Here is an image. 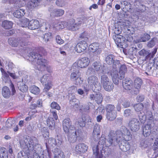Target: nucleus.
Listing matches in <instances>:
<instances>
[{
    "label": "nucleus",
    "instance_id": "nucleus-35",
    "mask_svg": "<svg viewBox=\"0 0 158 158\" xmlns=\"http://www.w3.org/2000/svg\"><path fill=\"white\" fill-rule=\"evenodd\" d=\"M0 69L2 73V79L4 81H6V79L7 80L9 81L10 83V82L11 81L9 77V75L2 68H0Z\"/></svg>",
    "mask_w": 158,
    "mask_h": 158
},
{
    "label": "nucleus",
    "instance_id": "nucleus-33",
    "mask_svg": "<svg viewBox=\"0 0 158 158\" xmlns=\"http://www.w3.org/2000/svg\"><path fill=\"white\" fill-rule=\"evenodd\" d=\"M46 146H48L49 147L54 146L57 145V142L56 139L53 138H49L48 143H46Z\"/></svg>",
    "mask_w": 158,
    "mask_h": 158
},
{
    "label": "nucleus",
    "instance_id": "nucleus-54",
    "mask_svg": "<svg viewBox=\"0 0 158 158\" xmlns=\"http://www.w3.org/2000/svg\"><path fill=\"white\" fill-rule=\"evenodd\" d=\"M52 109H55L57 110L60 109V107L59 105L56 102H53L50 105Z\"/></svg>",
    "mask_w": 158,
    "mask_h": 158
},
{
    "label": "nucleus",
    "instance_id": "nucleus-30",
    "mask_svg": "<svg viewBox=\"0 0 158 158\" xmlns=\"http://www.w3.org/2000/svg\"><path fill=\"white\" fill-rule=\"evenodd\" d=\"M51 80V76L49 74L44 75L40 78V81L42 84Z\"/></svg>",
    "mask_w": 158,
    "mask_h": 158
},
{
    "label": "nucleus",
    "instance_id": "nucleus-7",
    "mask_svg": "<svg viewBox=\"0 0 158 158\" xmlns=\"http://www.w3.org/2000/svg\"><path fill=\"white\" fill-rule=\"evenodd\" d=\"M89 63V59L87 57H83L74 63L72 66L73 69L77 70L79 68H84L87 67Z\"/></svg>",
    "mask_w": 158,
    "mask_h": 158
},
{
    "label": "nucleus",
    "instance_id": "nucleus-57",
    "mask_svg": "<svg viewBox=\"0 0 158 158\" xmlns=\"http://www.w3.org/2000/svg\"><path fill=\"white\" fill-rule=\"evenodd\" d=\"M29 20L27 19H23L21 23V27H28V25L29 23Z\"/></svg>",
    "mask_w": 158,
    "mask_h": 158
},
{
    "label": "nucleus",
    "instance_id": "nucleus-5",
    "mask_svg": "<svg viewBox=\"0 0 158 158\" xmlns=\"http://www.w3.org/2000/svg\"><path fill=\"white\" fill-rule=\"evenodd\" d=\"M88 82L89 84L88 87L87 85L86 87L84 86L85 91L86 92L88 91L90 89H92L93 90H95L99 84L98 78L95 76H92L89 77L88 79Z\"/></svg>",
    "mask_w": 158,
    "mask_h": 158
},
{
    "label": "nucleus",
    "instance_id": "nucleus-31",
    "mask_svg": "<svg viewBox=\"0 0 158 158\" xmlns=\"http://www.w3.org/2000/svg\"><path fill=\"white\" fill-rule=\"evenodd\" d=\"M94 69L97 71L101 73H104V71L103 70H102V67L101 65L99 62H95L92 65Z\"/></svg>",
    "mask_w": 158,
    "mask_h": 158
},
{
    "label": "nucleus",
    "instance_id": "nucleus-38",
    "mask_svg": "<svg viewBox=\"0 0 158 158\" xmlns=\"http://www.w3.org/2000/svg\"><path fill=\"white\" fill-rule=\"evenodd\" d=\"M13 23L10 21H4L2 22V26L6 29H9L11 28Z\"/></svg>",
    "mask_w": 158,
    "mask_h": 158
},
{
    "label": "nucleus",
    "instance_id": "nucleus-37",
    "mask_svg": "<svg viewBox=\"0 0 158 158\" xmlns=\"http://www.w3.org/2000/svg\"><path fill=\"white\" fill-rule=\"evenodd\" d=\"M119 146L120 149L123 152H127L130 149V146L128 143H121Z\"/></svg>",
    "mask_w": 158,
    "mask_h": 158
},
{
    "label": "nucleus",
    "instance_id": "nucleus-63",
    "mask_svg": "<svg viewBox=\"0 0 158 158\" xmlns=\"http://www.w3.org/2000/svg\"><path fill=\"white\" fill-rule=\"evenodd\" d=\"M13 124L12 120L8 119L6 122V126L7 128H11Z\"/></svg>",
    "mask_w": 158,
    "mask_h": 158
},
{
    "label": "nucleus",
    "instance_id": "nucleus-6",
    "mask_svg": "<svg viewBox=\"0 0 158 158\" xmlns=\"http://www.w3.org/2000/svg\"><path fill=\"white\" fill-rule=\"evenodd\" d=\"M105 140L106 139L104 135H102L100 139L98 144L93 147V152L94 155H97L99 151H100L101 152V155L102 156L103 155V153H105L103 148L104 144L106 143Z\"/></svg>",
    "mask_w": 158,
    "mask_h": 158
},
{
    "label": "nucleus",
    "instance_id": "nucleus-32",
    "mask_svg": "<svg viewBox=\"0 0 158 158\" xmlns=\"http://www.w3.org/2000/svg\"><path fill=\"white\" fill-rule=\"evenodd\" d=\"M42 85L44 87L43 91L45 92H47L52 88L53 86L52 82V80Z\"/></svg>",
    "mask_w": 158,
    "mask_h": 158
},
{
    "label": "nucleus",
    "instance_id": "nucleus-46",
    "mask_svg": "<svg viewBox=\"0 0 158 158\" xmlns=\"http://www.w3.org/2000/svg\"><path fill=\"white\" fill-rule=\"evenodd\" d=\"M30 91L31 93L35 94H37L40 92V90L38 87L33 85L31 87Z\"/></svg>",
    "mask_w": 158,
    "mask_h": 158
},
{
    "label": "nucleus",
    "instance_id": "nucleus-27",
    "mask_svg": "<svg viewBox=\"0 0 158 158\" xmlns=\"http://www.w3.org/2000/svg\"><path fill=\"white\" fill-rule=\"evenodd\" d=\"M142 83V80L139 78H136L135 79L134 82V86L135 89H137V93L139 92V89H140Z\"/></svg>",
    "mask_w": 158,
    "mask_h": 158
},
{
    "label": "nucleus",
    "instance_id": "nucleus-42",
    "mask_svg": "<svg viewBox=\"0 0 158 158\" xmlns=\"http://www.w3.org/2000/svg\"><path fill=\"white\" fill-rule=\"evenodd\" d=\"M19 89L22 92H25L27 91V86L22 82H20L18 84Z\"/></svg>",
    "mask_w": 158,
    "mask_h": 158
},
{
    "label": "nucleus",
    "instance_id": "nucleus-59",
    "mask_svg": "<svg viewBox=\"0 0 158 158\" xmlns=\"http://www.w3.org/2000/svg\"><path fill=\"white\" fill-rule=\"evenodd\" d=\"M124 114L125 117L131 116L132 115V112L130 109H127L124 111Z\"/></svg>",
    "mask_w": 158,
    "mask_h": 158
},
{
    "label": "nucleus",
    "instance_id": "nucleus-28",
    "mask_svg": "<svg viewBox=\"0 0 158 158\" xmlns=\"http://www.w3.org/2000/svg\"><path fill=\"white\" fill-rule=\"evenodd\" d=\"M47 125L51 130H53L55 128V122L53 118L49 117L47 120Z\"/></svg>",
    "mask_w": 158,
    "mask_h": 158
},
{
    "label": "nucleus",
    "instance_id": "nucleus-10",
    "mask_svg": "<svg viewBox=\"0 0 158 158\" xmlns=\"http://www.w3.org/2000/svg\"><path fill=\"white\" fill-rule=\"evenodd\" d=\"M89 51L93 53V56L94 57H98L101 54L102 50L99 47L98 43H94L90 44L89 46Z\"/></svg>",
    "mask_w": 158,
    "mask_h": 158
},
{
    "label": "nucleus",
    "instance_id": "nucleus-25",
    "mask_svg": "<svg viewBox=\"0 0 158 158\" xmlns=\"http://www.w3.org/2000/svg\"><path fill=\"white\" fill-rule=\"evenodd\" d=\"M64 13V11L62 9H55L51 13V16H60L62 15Z\"/></svg>",
    "mask_w": 158,
    "mask_h": 158
},
{
    "label": "nucleus",
    "instance_id": "nucleus-4",
    "mask_svg": "<svg viewBox=\"0 0 158 158\" xmlns=\"http://www.w3.org/2000/svg\"><path fill=\"white\" fill-rule=\"evenodd\" d=\"M26 37L24 36L23 38H10L9 39L8 42L10 45L14 47H17L19 45L23 47L28 44L27 40L24 39Z\"/></svg>",
    "mask_w": 158,
    "mask_h": 158
},
{
    "label": "nucleus",
    "instance_id": "nucleus-39",
    "mask_svg": "<svg viewBox=\"0 0 158 158\" xmlns=\"http://www.w3.org/2000/svg\"><path fill=\"white\" fill-rule=\"evenodd\" d=\"M26 3L25 0H16L14 3V6L16 7H20L24 6Z\"/></svg>",
    "mask_w": 158,
    "mask_h": 158
},
{
    "label": "nucleus",
    "instance_id": "nucleus-19",
    "mask_svg": "<svg viewBox=\"0 0 158 158\" xmlns=\"http://www.w3.org/2000/svg\"><path fill=\"white\" fill-rule=\"evenodd\" d=\"M133 82L131 80H124L123 82V88L127 90L131 89L133 86Z\"/></svg>",
    "mask_w": 158,
    "mask_h": 158
},
{
    "label": "nucleus",
    "instance_id": "nucleus-20",
    "mask_svg": "<svg viewBox=\"0 0 158 158\" xmlns=\"http://www.w3.org/2000/svg\"><path fill=\"white\" fill-rule=\"evenodd\" d=\"M118 24V25L115 26V27L113 30L114 33L117 35H118L121 33L122 31L123 30V27H124V24H123L122 23L119 22Z\"/></svg>",
    "mask_w": 158,
    "mask_h": 158
},
{
    "label": "nucleus",
    "instance_id": "nucleus-1",
    "mask_svg": "<svg viewBox=\"0 0 158 158\" xmlns=\"http://www.w3.org/2000/svg\"><path fill=\"white\" fill-rule=\"evenodd\" d=\"M20 146L23 148L27 149L30 151H35L36 146L38 144V141L35 137L27 138L20 141Z\"/></svg>",
    "mask_w": 158,
    "mask_h": 158
},
{
    "label": "nucleus",
    "instance_id": "nucleus-43",
    "mask_svg": "<svg viewBox=\"0 0 158 158\" xmlns=\"http://www.w3.org/2000/svg\"><path fill=\"white\" fill-rule=\"evenodd\" d=\"M89 36V34L87 32H84L80 35V38L81 40V41L87 42L88 40Z\"/></svg>",
    "mask_w": 158,
    "mask_h": 158
},
{
    "label": "nucleus",
    "instance_id": "nucleus-48",
    "mask_svg": "<svg viewBox=\"0 0 158 158\" xmlns=\"http://www.w3.org/2000/svg\"><path fill=\"white\" fill-rule=\"evenodd\" d=\"M41 132L42 135L44 137H48L49 135V132L48 128L44 127L42 128Z\"/></svg>",
    "mask_w": 158,
    "mask_h": 158
},
{
    "label": "nucleus",
    "instance_id": "nucleus-17",
    "mask_svg": "<svg viewBox=\"0 0 158 158\" xmlns=\"http://www.w3.org/2000/svg\"><path fill=\"white\" fill-rule=\"evenodd\" d=\"M75 72H73L70 75V79L71 80L76 82V84L78 85L79 83H78L77 81V80H80L81 78L80 77V74L79 70L77 69V70H75Z\"/></svg>",
    "mask_w": 158,
    "mask_h": 158
},
{
    "label": "nucleus",
    "instance_id": "nucleus-51",
    "mask_svg": "<svg viewBox=\"0 0 158 158\" xmlns=\"http://www.w3.org/2000/svg\"><path fill=\"white\" fill-rule=\"evenodd\" d=\"M15 64L11 61H9L6 63V69L8 70H12L15 67Z\"/></svg>",
    "mask_w": 158,
    "mask_h": 158
},
{
    "label": "nucleus",
    "instance_id": "nucleus-60",
    "mask_svg": "<svg viewBox=\"0 0 158 158\" xmlns=\"http://www.w3.org/2000/svg\"><path fill=\"white\" fill-rule=\"evenodd\" d=\"M120 61L119 60H117L114 62H113V68L114 69V70L118 68H119L121 65L120 64ZM114 70V69H113Z\"/></svg>",
    "mask_w": 158,
    "mask_h": 158
},
{
    "label": "nucleus",
    "instance_id": "nucleus-24",
    "mask_svg": "<svg viewBox=\"0 0 158 158\" xmlns=\"http://www.w3.org/2000/svg\"><path fill=\"white\" fill-rule=\"evenodd\" d=\"M125 30L128 35H127V36L124 37L125 38V43L128 44V42H131L133 40V38L131 35V34H133V32H131L130 29H127Z\"/></svg>",
    "mask_w": 158,
    "mask_h": 158
},
{
    "label": "nucleus",
    "instance_id": "nucleus-58",
    "mask_svg": "<svg viewBox=\"0 0 158 158\" xmlns=\"http://www.w3.org/2000/svg\"><path fill=\"white\" fill-rule=\"evenodd\" d=\"M139 117L140 122L142 123H144L147 119V117H146V115L144 114H143L141 112H140L139 115Z\"/></svg>",
    "mask_w": 158,
    "mask_h": 158
},
{
    "label": "nucleus",
    "instance_id": "nucleus-9",
    "mask_svg": "<svg viewBox=\"0 0 158 158\" xmlns=\"http://www.w3.org/2000/svg\"><path fill=\"white\" fill-rule=\"evenodd\" d=\"M115 134H114L112 132L109 134L107 143L106 144V146L108 147L111 146H115L120 142L121 139L117 136V137H115Z\"/></svg>",
    "mask_w": 158,
    "mask_h": 158
},
{
    "label": "nucleus",
    "instance_id": "nucleus-55",
    "mask_svg": "<svg viewBox=\"0 0 158 158\" xmlns=\"http://www.w3.org/2000/svg\"><path fill=\"white\" fill-rule=\"evenodd\" d=\"M101 132L100 127L99 125L95 124L94 126L93 133L100 134Z\"/></svg>",
    "mask_w": 158,
    "mask_h": 158
},
{
    "label": "nucleus",
    "instance_id": "nucleus-15",
    "mask_svg": "<svg viewBox=\"0 0 158 158\" xmlns=\"http://www.w3.org/2000/svg\"><path fill=\"white\" fill-rule=\"evenodd\" d=\"M72 122L70 119L69 118L65 119L63 122V130L65 133L69 132L70 130L73 127H75L72 125Z\"/></svg>",
    "mask_w": 158,
    "mask_h": 158
},
{
    "label": "nucleus",
    "instance_id": "nucleus-29",
    "mask_svg": "<svg viewBox=\"0 0 158 158\" xmlns=\"http://www.w3.org/2000/svg\"><path fill=\"white\" fill-rule=\"evenodd\" d=\"M117 116L116 112L106 113V118L109 121L114 120Z\"/></svg>",
    "mask_w": 158,
    "mask_h": 158
},
{
    "label": "nucleus",
    "instance_id": "nucleus-56",
    "mask_svg": "<svg viewBox=\"0 0 158 158\" xmlns=\"http://www.w3.org/2000/svg\"><path fill=\"white\" fill-rule=\"evenodd\" d=\"M103 100V98L102 95L100 94H96L95 100L98 104L101 103Z\"/></svg>",
    "mask_w": 158,
    "mask_h": 158
},
{
    "label": "nucleus",
    "instance_id": "nucleus-26",
    "mask_svg": "<svg viewBox=\"0 0 158 158\" xmlns=\"http://www.w3.org/2000/svg\"><path fill=\"white\" fill-rule=\"evenodd\" d=\"M104 89L106 91H110L114 89V85L111 80L102 85Z\"/></svg>",
    "mask_w": 158,
    "mask_h": 158
},
{
    "label": "nucleus",
    "instance_id": "nucleus-40",
    "mask_svg": "<svg viewBox=\"0 0 158 158\" xmlns=\"http://www.w3.org/2000/svg\"><path fill=\"white\" fill-rule=\"evenodd\" d=\"M115 57L112 55H110L107 56L106 61L107 64L109 65L112 64L114 61Z\"/></svg>",
    "mask_w": 158,
    "mask_h": 158
},
{
    "label": "nucleus",
    "instance_id": "nucleus-45",
    "mask_svg": "<svg viewBox=\"0 0 158 158\" xmlns=\"http://www.w3.org/2000/svg\"><path fill=\"white\" fill-rule=\"evenodd\" d=\"M115 107L112 105H108L106 107V113L116 112Z\"/></svg>",
    "mask_w": 158,
    "mask_h": 158
},
{
    "label": "nucleus",
    "instance_id": "nucleus-44",
    "mask_svg": "<svg viewBox=\"0 0 158 158\" xmlns=\"http://www.w3.org/2000/svg\"><path fill=\"white\" fill-rule=\"evenodd\" d=\"M86 120L85 115H82L81 118H80L79 120L78 124L81 127H84L85 125Z\"/></svg>",
    "mask_w": 158,
    "mask_h": 158
},
{
    "label": "nucleus",
    "instance_id": "nucleus-14",
    "mask_svg": "<svg viewBox=\"0 0 158 158\" xmlns=\"http://www.w3.org/2000/svg\"><path fill=\"white\" fill-rule=\"evenodd\" d=\"M88 45L85 41H81L76 45L75 49L77 52L81 53L84 52L87 48Z\"/></svg>",
    "mask_w": 158,
    "mask_h": 158
},
{
    "label": "nucleus",
    "instance_id": "nucleus-18",
    "mask_svg": "<svg viewBox=\"0 0 158 158\" xmlns=\"http://www.w3.org/2000/svg\"><path fill=\"white\" fill-rule=\"evenodd\" d=\"M39 25V22L38 20L33 19L29 21L28 25V28L31 30H35L38 28Z\"/></svg>",
    "mask_w": 158,
    "mask_h": 158
},
{
    "label": "nucleus",
    "instance_id": "nucleus-64",
    "mask_svg": "<svg viewBox=\"0 0 158 158\" xmlns=\"http://www.w3.org/2000/svg\"><path fill=\"white\" fill-rule=\"evenodd\" d=\"M139 54L141 56H145L148 55L149 52L144 49H143L139 52Z\"/></svg>",
    "mask_w": 158,
    "mask_h": 158
},
{
    "label": "nucleus",
    "instance_id": "nucleus-52",
    "mask_svg": "<svg viewBox=\"0 0 158 158\" xmlns=\"http://www.w3.org/2000/svg\"><path fill=\"white\" fill-rule=\"evenodd\" d=\"M51 38L52 34L50 32L45 33L43 36V39L46 42L49 41L51 39Z\"/></svg>",
    "mask_w": 158,
    "mask_h": 158
},
{
    "label": "nucleus",
    "instance_id": "nucleus-13",
    "mask_svg": "<svg viewBox=\"0 0 158 158\" xmlns=\"http://www.w3.org/2000/svg\"><path fill=\"white\" fill-rule=\"evenodd\" d=\"M88 149V146L85 143H80L76 146L74 148L75 152L77 154L84 153Z\"/></svg>",
    "mask_w": 158,
    "mask_h": 158
},
{
    "label": "nucleus",
    "instance_id": "nucleus-23",
    "mask_svg": "<svg viewBox=\"0 0 158 158\" xmlns=\"http://www.w3.org/2000/svg\"><path fill=\"white\" fill-rule=\"evenodd\" d=\"M151 132V125L147 124L143 128V134L144 136L147 137L150 135Z\"/></svg>",
    "mask_w": 158,
    "mask_h": 158
},
{
    "label": "nucleus",
    "instance_id": "nucleus-34",
    "mask_svg": "<svg viewBox=\"0 0 158 158\" xmlns=\"http://www.w3.org/2000/svg\"><path fill=\"white\" fill-rule=\"evenodd\" d=\"M0 157L1 158H8V153L6 149L4 148H0Z\"/></svg>",
    "mask_w": 158,
    "mask_h": 158
},
{
    "label": "nucleus",
    "instance_id": "nucleus-8",
    "mask_svg": "<svg viewBox=\"0 0 158 158\" xmlns=\"http://www.w3.org/2000/svg\"><path fill=\"white\" fill-rule=\"evenodd\" d=\"M122 129V132L119 131L116 132L117 136L121 140L122 138L126 140H129L131 138V135L130 131L125 127H123Z\"/></svg>",
    "mask_w": 158,
    "mask_h": 158
},
{
    "label": "nucleus",
    "instance_id": "nucleus-61",
    "mask_svg": "<svg viewBox=\"0 0 158 158\" xmlns=\"http://www.w3.org/2000/svg\"><path fill=\"white\" fill-rule=\"evenodd\" d=\"M56 43L60 44H63L64 43V41L61 39L60 36L57 35L56 37Z\"/></svg>",
    "mask_w": 158,
    "mask_h": 158
},
{
    "label": "nucleus",
    "instance_id": "nucleus-22",
    "mask_svg": "<svg viewBox=\"0 0 158 158\" xmlns=\"http://www.w3.org/2000/svg\"><path fill=\"white\" fill-rule=\"evenodd\" d=\"M25 14V10L23 9H20L15 11L13 13V15L15 17L20 18L23 16Z\"/></svg>",
    "mask_w": 158,
    "mask_h": 158
},
{
    "label": "nucleus",
    "instance_id": "nucleus-49",
    "mask_svg": "<svg viewBox=\"0 0 158 158\" xmlns=\"http://www.w3.org/2000/svg\"><path fill=\"white\" fill-rule=\"evenodd\" d=\"M66 23L64 22H60L55 25V27L57 29H62L66 26Z\"/></svg>",
    "mask_w": 158,
    "mask_h": 158
},
{
    "label": "nucleus",
    "instance_id": "nucleus-16",
    "mask_svg": "<svg viewBox=\"0 0 158 158\" xmlns=\"http://www.w3.org/2000/svg\"><path fill=\"white\" fill-rule=\"evenodd\" d=\"M115 37L114 40L117 46L119 47L123 48V46L125 44V37L121 35H117Z\"/></svg>",
    "mask_w": 158,
    "mask_h": 158
},
{
    "label": "nucleus",
    "instance_id": "nucleus-53",
    "mask_svg": "<svg viewBox=\"0 0 158 158\" xmlns=\"http://www.w3.org/2000/svg\"><path fill=\"white\" fill-rule=\"evenodd\" d=\"M157 41V40L155 38L152 39L148 42L147 45L148 47L152 48L154 46Z\"/></svg>",
    "mask_w": 158,
    "mask_h": 158
},
{
    "label": "nucleus",
    "instance_id": "nucleus-62",
    "mask_svg": "<svg viewBox=\"0 0 158 158\" xmlns=\"http://www.w3.org/2000/svg\"><path fill=\"white\" fill-rule=\"evenodd\" d=\"M78 100L76 98H73L70 100V103L73 106H75L77 107L78 106Z\"/></svg>",
    "mask_w": 158,
    "mask_h": 158
},
{
    "label": "nucleus",
    "instance_id": "nucleus-3",
    "mask_svg": "<svg viewBox=\"0 0 158 158\" xmlns=\"http://www.w3.org/2000/svg\"><path fill=\"white\" fill-rule=\"evenodd\" d=\"M127 68L126 65L123 64L120 66L119 74L117 70H113L111 72V75L114 83L115 85H118L119 79L121 80L124 78L125 73L127 71Z\"/></svg>",
    "mask_w": 158,
    "mask_h": 158
},
{
    "label": "nucleus",
    "instance_id": "nucleus-50",
    "mask_svg": "<svg viewBox=\"0 0 158 158\" xmlns=\"http://www.w3.org/2000/svg\"><path fill=\"white\" fill-rule=\"evenodd\" d=\"M143 105L142 103L136 104L134 106L135 110L138 112L141 111L143 110Z\"/></svg>",
    "mask_w": 158,
    "mask_h": 158
},
{
    "label": "nucleus",
    "instance_id": "nucleus-12",
    "mask_svg": "<svg viewBox=\"0 0 158 158\" xmlns=\"http://www.w3.org/2000/svg\"><path fill=\"white\" fill-rule=\"evenodd\" d=\"M70 130L68 133V139L69 141L71 143L75 142L77 140V138L79 136V134H77L76 130L75 127H73Z\"/></svg>",
    "mask_w": 158,
    "mask_h": 158
},
{
    "label": "nucleus",
    "instance_id": "nucleus-41",
    "mask_svg": "<svg viewBox=\"0 0 158 158\" xmlns=\"http://www.w3.org/2000/svg\"><path fill=\"white\" fill-rule=\"evenodd\" d=\"M111 81L106 75L103 74L101 77V83L102 85Z\"/></svg>",
    "mask_w": 158,
    "mask_h": 158
},
{
    "label": "nucleus",
    "instance_id": "nucleus-36",
    "mask_svg": "<svg viewBox=\"0 0 158 158\" xmlns=\"http://www.w3.org/2000/svg\"><path fill=\"white\" fill-rule=\"evenodd\" d=\"M2 94L5 98H8L10 95V91L8 88L6 86H4L2 89Z\"/></svg>",
    "mask_w": 158,
    "mask_h": 158
},
{
    "label": "nucleus",
    "instance_id": "nucleus-21",
    "mask_svg": "<svg viewBox=\"0 0 158 158\" xmlns=\"http://www.w3.org/2000/svg\"><path fill=\"white\" fill-rule=\"evenodd\" d=\"M75 20L72 19L67 25V28L69 30L75 31L78 29L77 24L74 23Z\"/></svg>",
    "mask_w": 158,
    "mask_h": 158
},
{
    "label": "nucleus",
    "instance_id": "nucleus-47",
    "mask_svg": "<svg viewBox=\"0 0 158 158\" xmlns=\"http://www.w3.org/2000/svg\"><path fill=\"white\" fill-rule=\"evenodd\" d=\"M150 38V35L145 33L141 36L139 40L140 42H145L149 40Z\"/></svg>",
    "mask_w": 158,
    "mask_h": 158
},
{
    "label": "nucleus",
    "instance_id": "nucleus-11",
    "mask_svg": "<svg viewBox=\"0 0 158 158\" xmlns=\"http://www.w3.org/2000/svg\"><path fill=\"white\" fill-rule=\"evenodd\" d=\"M128 126L131 131L134 132L137 131L140 126L139 120L135 118H131L128 123Z\"/></svg>",
    "mask_w": 158,
    "mask_h": 158
},
{
    "label": "nucleus",
    "instance_id": "nucleus-2",
    "mask_svg": "<svg viewBox=\"0 0 158 158\" xmlns=\"http://www.w3.org/2000/svg\"><path fill=\"white\" fill-rule=\"evenodd\" d=\"M27 58L30 61L36 62L42 67H45L47 64V61L43 59L41 55L36 52H33L30 53Z\"/></svg>",
    "mask_w": 158,
    "mask_h": 158
}]
</instances>
